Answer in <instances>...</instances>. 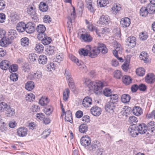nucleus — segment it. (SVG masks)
<instances>
[{"label":"nucleus","instance_id":"c756f323","mask_svg":"<svg viewBox=\"0 0 155 155\" xmlns=\"http://www.w3.org/2000/svg\"><path fill=\"white\" fill-rule=\"evenodd\" d=\"M140 58L144 61L145 63H147L149 61L147 54L146 52H142L140 55Z\"/></svg>","mask_w":155,"mask_h":155},{"label":"nucleus","instance_id":"e433bc0d","mask_svg":"<svg viewBox=\"0 0 155 155\" xmlns=\"http://www.w3.org/2000/svg\"><path fill=\"white\" fill-rule=\"evenodd\" d=\"M130 97L129 95L127 94L123 95L121 97V100L124 103H127L129 102Z\"/></svg>","mask_w":155,"mask_h":155},{"label":"nucleus","instance_id":"f704fd0d","mask_svg":"<svg viewBox=\"0 0 155 155\" xmlns=\"http://www.w3.org/2000/svg\"><path fill=\"white\" fill-rule=\"evenodd\" d=\"M48 8V5L44 2H41L39 5V8L40 10L43 12L46 11Z\"/></svg>","mask_w":155,"mask_h":155},{"label":"nucleus","instance_id":"4be33fe9","mask_svg":"<svg viewBox=\"0 0 155 155\" xmlns=\"http://www.w3.org/2000/svg\"><path fill=\"white\" fill-rule=\"evenodd\" d=\"M80 39L84 40V41L90 42L92 40V37L88 34H81Z\"/></svg>","mask_w":155,"mask_h":155},{"label":"nucleus","instance_id":"9d476101","mask_svg":"<svg viewBox=\"0 0 155 155\" xmlns=\"http://www.w3.org/2000/svg\"><path fill=\"white\" fill-rule=\"evenodd\" d=\"M11 39L7 37H3L0 41V45L2 47H6L12 43Z\"/></svg>","mask_w":155,"mask_h":155},{"label":"nucleus","instance_id":"09e8293b","mask_svg":"<svg viewBox=\"0 0 155 155\" xmlns=\"http://www.w3.org/2000/svg\"><path fill=\"white\" fill-rule=\"evenodd\" d=\"M110 97V102H113L114 103L117 101L118 99V96L117 94H112Z\"/></svg>","mask_w":155,"mask_h":155},{"label":"nucleus","instance_id":"a211bd4d","mask_svg":"<svg viewBox=\"0 0 155 155\" xmlns=\"http://www.w3.org/2000/svg\"><path fill=\"white\" fill-rule=\"evenodd\" d=\"M137 127L138 128H139V127H140V129L138 130L139 133L143 134L146 132L147 134V130L146 127V124H140L137 125Z\"/></svg>","mask_w":155,"mask_h":155},{"label":"nucleus","instance_id":"473e14b6","mask_svg":"<svg viewBox=\"0 0 155 155\" xmlns=\"http://www.w3.org/2000/svg\"><path fill=\"white\" fill-rule=\"evenodd\" d=\"M8 37L11 41L13 39L14 37L16 38L17 35L16 31L14 30L11 29L9 31L8 33Z\"/></svg>","mask_w":155,"mask_h":155},{"label":"nucleus","instance_id":"6e6d98bb","mask_svg":"<svg viewBox=\"0 0 155 155\" xmlns=\"http://www.w3.org/2000/svg\"><path fill=\"white\" fill-rule=\"evenodd\" d=\"M18 69V66L16 64L11 65L9 67V71L11 72L16 71Z\"/></svg>","mask_w":155,"mask_h":155},{"label":"nucleus","instance_id":"0eeeda50","mask_svg":"<svg viewBox=\"0 0 155 155\" xmlns=\"http://www.w3.org/2000/svg\"><path fill=\"white\" fill-rule=\"evenodd\" d=\"M127 45L130 48L134 47L136 44V38L133 36L128 37L126 41Z\"/></svg>","mask_w":155,"mask_h":155},{"label":"nucleus","instance_id":"6e6552de","mask_svg":"<svg viewBox=\"0 0 155 155\" xmlns=\"http://www.w3.org/2000/svg\"><path fill=\"white\" fill-rule=\"evenodd\" d=\"M110 18L108 15H102L101 16L98 21L99 23L101 25L108 24L110 21Z\"/></svg>","mask_w":155,"mask_h":155},{"label":"nucleus","instance_id":"cd10ccee","mask_svg":"<svg viewBox=\"0 0 155 155\" xmlns=\"http://www.w3.org/2000/svg\"><path fill=\"white\" fill-rule=\"evenodd\" d=\"M121 9L120 5L119 4H114L112 8L113 13L114 14H116Z\"/></svg>","mask_w":155,"mask_h":155},{"label":"nucleus","instance_id":"0e129e2a","mask_svg":"<svg viewBox=\"0 0 155 155\" xmlns=\"http://www.w3.org/2000/svg\"><path fill=\"white\" fill-rule=\"evenodd\" d=\"M53 110V108L51 107H50L48 108H45L44 110V112L46 115H50L51 114Z\"/></svg>","mask_w":155,"mask_h":155},{"label":"nucleus","instance_id":"69168bd1","mask_svg":"<svg viewBox=\"0 0 155 155\" xmlns=\"http://www.w3.org/2000/svg\"><path fill=\"white\" fill-rule=\"evenodd\" d=\"M122 76L121 71L118 70L116 71L114 73V77L117 79H120Z\"/></svg>","mask_w":155,"mask_h":155},{"label":"nucleus","instance_id":"5fc2aeb1","mask_svg":"<svg viewBox=\"0 0 155 155\" xmlns=\"http://www.w3.org/2000/svg\"><path fill=\"white\" fill-rule=\"evenodd\" d=\"M35 96L32 93H30L27 95V96L25 97V99L26 100L31 101H33L35 99Z\"/></svg>","mask_w":155,"mask_h":155},{"label":"nucleus","instance_id":"7c9ffc66","mask_svg":"<svg viewBox=\"0 0 155 155\" xmlns=\"http://www.w3.org/2000/svg\"><path fill=\"white\" fill-rule=\"evenodd\" d=\"M54 47L53 46H47L45 50L47 54L48 55L53 54L54 52Z\"/></svg>","mask_w":155,"mask_h":155},{"label":"nucleus","instance_id":"aec40b11","mask_svg":"<svg viewBox=\"0 0 155 155\" xmlns=\"http://www.w3.org/2000/svg\"><path fill=\"white\" fill-rule=\"evenodd\" d=\"M10 62L7 60H4L0 63V67L2 70H6L9 67Z\"/></svg>","mask_w":155,"mask_h":155},{"label":"nucleus","instance_id":"393cba45","mask_svg":"<svg viewBox=\"0 0 155 155\" xmlns=\"http://www.w3.org/2000/svg\"><path fill=\"white\" fill-rule=\"evenodd\" d=\"M48 59L47 56L44 55H41L39 56L38 58V63L43 65L47 62Z\"/></svg>","mask_w":155,"mask_h":155},{"label":"nucleus","instance_id":"de8ad7c7","mask_svg":"<svg viewBox=\"0 0 155 155\" xmlns=\"http://www.w3.org/2000/svg\"><path fill=\"white\" fill-rule=\"evenodd\" d=\"M139 38L141 40L144 41L148 38V35L146 32H142L139 35Z\"/></svg>","mask_w":155,"mask_h":155},{"label":"nucleus","instance_id":"dca6fc26","mask_svg":"<svg viewBox=\"0 0 155 155\" xmlns=\"http://www.w3.org/2000/svg\"><path fill=\"white\" fill-rule=\"evenodd\" d=\"M120 24L122 27L124 28L127 27L130 24V19L127 17L123 18L120 21Z\"/></svg>","mask_w":155,"mask_h":155},{"label":"nucleus","instance_id":"6ab92c4d","mask_svg":"<svg viewBox=\"0 0 155 155\" xmlns=\"http://www.w3.org/2000/svg\"><path fill=\"white\" fill-rule=\"evenodd\" d=\"M92 104V100L91 98L85 97L83 100L82 104L85 107H90Z\"/></svg>","mask_w":155,"mask_h":155},{"label":"nucleus","instance_id":"052dcab7","mask_svg":"<svg viewBox=\"0 0 155 155\" xmlns=\"http://www.w3.org/2000/svg\"><path fill=\"white\" fill-rule=\"evenodd\" d=\"M103 94L106 96H110L112 94L111 90L108 88H105L103 91Z\"/></svg>","mask_w":155,"mask_h":155},{"label":"nucleus","instance_id":"a878e982","mask_svg":"<svg viewBox=\"0 0 155 155\" xmlns=\"http://www.w3.org/2000/svg\"><path fill=\"white\" fill-rule=\"evenodd\" d=\"M99 54V51L97 48H92L89 53V56L91 58H94L96 57Z\"/></svg>","mask_w":155,"mask_h":155},{"label":"nucleus","instance_id":"2f4dec72","mask_svg":"<svg viewBox=\"0 0 155 155\" xmlns=\"http://www.w3.org/2000/svg\"><path fill=\"white\" fill-rule=\"evenodd\" d=\"M149 13L153 14L155 12V5L151 3L148 4L146 7Z\"/></svg>","mask_w":155,"mask_h":155},{"label":"nucleus","instance_id":"c03bdc74","mask_svg":"<svg viewBox=\"0 0 155 155\" xmlns=\"http://www.w3.org/2000/svg\"><path fill=\"white\" fill-rule=\"evenodd\" d=\"M87 28L89 29V30L91 31H95L96 32L97 35H98V36L99 37H101V35H100L99 32L98 31V30L97 28L96 27L92 25H88L87 26Z\"/></svg>","mask_w":155,"mask_h":155},{"label":"nucleus","instance_id":"1a4fd4ad","mask_svg":"<svg viewBox=\"0 0 155 155\" xmlns=\"http://www.w3.org/2000/svg\"><path fill=\"white\" fill-rule=\"evenodd\" d=\"M35 29V26L31 22H28L26 24L25 31L28 33H32Z\"/></svg>","mask_w":155,"mask_h":155},{"label":"nucleus","instance_id":"f03ea898","mask_svg":"<svg viewBox=\"0 0 155 155\" xmlns=\"http://www.w3.org/2000/svg\"><path fill=\"white\" fill-rule=\"evenodd\" d=\"M35 10L36 8L34 5H29L27 8V13L34 21H37L38 20Z\"/></svg>","mask_w":155,"mask_h":155},{"label":"nucleus","instance_id":"338daca9","mask_svg":"<svg viewBox=\"0 0 155 155\" xmlns=\"http://www.w3.org/2000/svg\"><path fill=\"white\" fill-rule=\"evenodd\" d=\"M79 52L80 54L83 55L84 56H87L89 53L87 51H86L84 48L81 49Z\"/></svg>","mask_w":155,"mask_h":155},{"label":"nucleus","instance_id":"bb28decb","mask_svg":"<svg viewBox=\"0 0 155 155\" xmlns=\"http://www.w3.org/2000/svg\"><path fill=\"white\" fill-rule=\"evenodd\" d=\"M5 111L6 114L8 117H11L14 116L15 114V110L11 108L9 106L7 107Z\"/></svg>","mask_w":155,"mask_h":155},{"label":"nucleus","instance_id":"f8f14e48","mask_svg":"<svg viewBox=\"0 0 155 155\" xmlns=\"http://www.w3.org/2000/svg\"><path fill=\"white\" fill-rule=\"evenodd\" d=\"M97 49L99 51V53L101 52L102 53L105 54L107 53L108 50L106 45L102 43H99L98 44Z\"/></svg>","mask_w":155,"mask_h":155},{"label":"nucleus","instance_id":"13d9d810","mask_svg":"<svg viewBox=\"0 0 155 155\" xmlns=\"http://www.w3.org/2000/svg\"><path fill=\"white\" fill-rule=\"evenodd\" d=\"M38 58L37 55L35 54H31L29 55V58L31 62L34 61Z\"/></svg>","mask_w":155,"mask_h":155},{"label":"nucleus","instance_id":"a18cd8bd","mask_svg":"<svg viewBox=\"0 0 155 155\" xmlns=\"http://www.w3.org/2000/svg\"><path fill=\"white\" fill-rule=\"evenodd\" d=\"M145 70L142 68H139L137 69L136 70V74L140 76H142L145 74Z\"/></svg>","mask_w":155,"mask_h":155},{"label":"nucleus","instance_id":"412c9836","mask_svg":"<svg viewBox=\"0 0 155 155\" xmlns=\"http://www.w3.org/2000/svg\"><path fill=\"white\" fill-rule=\"evenodd\" d=\"M17 134L19 136L24 137L27 134V129L24 127H20L17 130Z\"/></svg>","mask_w":155,"mask_h":155},{"label":"nucleus","instance_id":"8fccbe9b","mask_svg":"<svg viewBox=\"0 0 155 155\" xmlns=\"http://www.w3.org/2000/svg\"><path fill=\"white\" fill-rule=\"evenodd\" d=\"M51 132V130L50 129H47L45 130L42 134V137L44 139L46 138L49 135Z\"/></svg>","mask_w":155,"mask_h":155},{"label":"nucleus","instance_id":"4468645a","mask_svg":"<svg viewBox=\"0 0 155 155\" xmlns=\"http://www.w3.org/2000/svg\"><path fill=\"white\" fill-rule=\"evenodd\" d=\"M116 44L114 46L115 49L113 51V53L115 57H117V54H122V48L120 45L118 43L116 42Z\"/></svg>","mask_w":155,"mask_h":155},{"label":"nucleus","instance_id":"f3484780","mask_svg":"<svg viewBox=\"0 0 155 155\" xmlns=\"http://www.w3.org/2000/svg\"><path fill=\"white\" fill-rule=\"evenodd\" d=\"M26 24L23 22H21L18 23L16 26V29L18 31L23 32L25 30Z\"/></svg>","mask_w":155,"mask_h":155},{"label":"nucleus","instance_id":"603ef678","mask_svg":"<svg viewBox=\"0 0 155 155\" xmlns=\"http://www.w3.org/2000/svg\"><path fill=\"white\" fill-rule=\"evenodd\" d=\"M33 78L39 79L42 77V73L41 71H37L33 74Z\"/></svg>","mask_w":155,"mask_h":155},{"label":"nucleus","instance_id":"b1692460","mask_svg":"<svg viewBox=\"0 0 155 155\" xmlns=\"http://www.w3.org/2000/svg\"><path fill=\"white\" fill-rule=\"evenodd\" d=\"M87 2L86 7L91 12H94L95 10L92 4L91 0H86Z\"/></svg>","mask_w":155,"mask_h":155},{"label":"nucleus","instance_id":"39448f33","mask_svg":"<svg viewBox=\"0 0 155 155\" xmlns=\"http://www.w3.org/2000/svg\"><path fill=\"white\" fill-rule=\"evenodd\" d=\"M116 107L115 104L113 102H108L105 105V109L106 111L113 113Z\"/></svg>","mask_w":155,"mask_h":155},{"label":"nucleus","instance_id":"7ed1b4c3","mask_svg":"<svg viewBox=\"0 0 155 155\" xmlns=\"http://www.w3.org/2000/svg\"><path fill=\"white\" fill-rule=\"evenodd\" d=\"M37 31L38 33L37 38L39 40L45 36V32L46 30V28L43 25H39L36 28Z\"/></svg>","mask_w":155,"mask_h":155},{"label":"nucleus","instance_id":"423d86ee","mask_svg":"<svg viewBox=\"0 0 155 155\" xmlns=\"http://www.w3.org/2000/svg\"><path fill=\"white\" fill-rule=\"evenodd\" d=\"M147 130V134H152L155 132V122L153 121H151L146 125Z\"/></svg>","mask_w":155,"mask_h":155},{"label":"nucleus","instance_id":"774afa93","mask_svg":"<svg viewBox=\"0 0 155 155\" xmlns=\"http://www.w3.org/2000/svg\"><path fill=\"white\" fill-rule=\"evenodd\" d=\"M51 21V18L48 15H45L44 18V21L46 23H49Z\"/></svg>","mask_w":155,"mask_h":155},{"label":"nucleus","instance_id":"20e7f679","mask_svg":"<svg viewBox=\"0 0 155 155\" xmlns=\"http://www.w3.org/2000/svg\"><path fill=\"white\" fill-rule=\"evenodd\" d=\"M140 128H138L137 125L133 124L129 127L128 131L132 136L135 137L139 133L138 130L140 129Z\"/></svg>","mask_w":155,"mask_h":155},{"label":"nucleus","instance_id":"72a5a7b5","mask_svg":"<svg viewBox=\"0 0 155 155\" xmlns=\"http://www.w3.org/2000/svg\"><path fill=\"white\" fill-rule=\"evenodd\" d=\"M34 83L32 81L28 82L25 86V89L29 91H31L34 88Z\"/></svg>","mask_w":155,"mask_h":155},{"label":"nucleus","instance_id":"f257e3e1","mask_svg":"<svg viewBox=\"0 0 155 155\" xmlns=\"http://www.w3.org/2000/svg\"><path fill=\"white\" fill-rule=\"evenodd\" d=\"M88 84L87 87L89 90H94L95 92L98 94L100 93L101 90L104 86L103 84L101 81H97L96 82H90Z\"/></svg>","mask_w":155,"mask_h":155},{"label":"nucleus","instance_id":"5701e85b","mask_svg":"<svg viewBox=\"0 0 155 155\" xmlns=\"http://www.w3.org/2000/svg\"><path fill=\"white\" fill-rule=\"evenodd\" d=\"M133 114L137 116L140 115L142 113V110L141 108L139 106H135L132 110Z\"/></svg>","mask_w":155,"mask_h":155},{"label":"nucleus","instance_id":"680f3d73","mask_svg":"<svg viewBox=\"0 0 155 155\" xmlns=\"http://www.w3.org/2000/svg\"><path fill=\"white\" fill-rule=\"evenodd\" d=\"M11 80L13 81H16L18 79V74L16 73H12L10 77Z\"/></svg>","mask_w":155,"mask_h":155},{"label":"nucleus","instance_id":"79ce46f5","mask_svg":"<svg viewBox=\"0 0 155 155\" xmlns=\"http://www.w3.org/2000/svg\"><path fill=\"white\" fill-rule=\"evenodd\" d=\"M35 49L37 52H42L44 50V47L43 45L40 43L36 44L35 48Z\"/></svg>","mask_w":155,"mask_h":155},{"label":"nucleus","instance_id":"ddd939ff","mask_svg":"<svg viewBox=\"0 0 155 155\" xmlns=\"http://www.w3.org/2000/svg\"><path fill=\"white\" fill-rule=\"evenodd\" d=\"M146 82L149 84H152L155 81V76L152 73H149L145 77Z\"/></svg>","mask_w":155,"mask_h":155},{"label":"nucleus","instance_id":"37998d69","mask_svg":"<svg viewBox=\"0 0 155 155\" xmlns=\"http://www.w3.org/2000/svg\"><path fill=\"white\" fill-rule=\"evenodd\" d=\"M43 36L44 38L41 40V42L43 44L46 45L51 43V40L50 37L45 36Z\"/></svg>","mask_w":155,"mask_h":155},{"label":"nucleus","instance_id":"a19ab883","mask_svg":"<svg viewBox=\"0 0 155 155\" xmlns=\"http://www.w3.org/2000/svg\"><path fill=\"white\" fill-rule=\"evenodd\" d=\"M70 91L68 88H66L63 92V99L65 101H67L69 96Z\"/></svg>","mask_w":155,"mask_h":155},{"label":"nucleus","instance_id":"e2e57ef3","mask_svg":"<svg viewBox=\"0 0 155 155\" xmlns=\"http://www.w3.org/2000/svg\"><path fill=\"white\" fill-rule=\"evenodd\" d=\"M65 120V121L69 122L70 123H71L72 122L71 114L70 113V114H66Z\"/></svg>","mask_w":155,"mask_h":155},{"label":"nucleus","instance_id":"bf43d9fd","mask_svg":"<svg viewBox=\"0 0 155 155\" xmlns=\"http://www.w3.org/2000/svg\"><path fill=\"white\" fill-rule=\"evenodd\" d=\"M77 7L79 9V11H82L84 8L83 2L79 0L77 4Z\"/></svg>","mask_w":155,"mask_h":155},{"label":"nucleus","instance_id":"49530a36","mask_svg":"<svg viewBox=\"0 0 155 155\" xmlns=\"http://www.w3.org/2000/svg\"><path fill=\"white\" fill-rule=\"evenodd\" d=\"M21 45L23 46H26L29 44V39L26 37H24L21 39Z\"/></svg>","mask_w":155,"mask_h":155},{"label":"nucleus","instance_id":"9b49d317","mask_svg":"<svg viewBox=\"0 0 155 155\" xmlns=\"http://www.w3.org/2000/svg\"><path fill=\"white\" fill-rule=\"evenodd\" d=\"M90 110L91 114L95 116H99L101 112V108L97 106L93 107Z\"/></svg>","mask_w":155,"mask_h":155},{"label":"nucleus","instance_id":"ea45409f","mask_svg":"<svg viewBox=\"0 0 155 155\" xmlns=\"http://www.w3.org/2000/svg\"><path fill=\"white\" fill-rule=\"evenodd\" d=\"M123 82L126 85H129L131 82V79L129 76L125 75L123 78Z\"/></svg>","mask_w":155,"mask_h":155},{"label":"nucleus","instance_id":"c9c22d12","mask_svg":"<svg viewBox=\"0 0 155 155\" xmlns=\"http://www.w3.org/2000/svg\"><path fill=\"white\" fill-rule=\"evenodd\" d=\"M109 3L108 0H97V3L98 6L102 7L106 6Z\"/></svg>","mask_w":155,"mask_h":155},{"label":"nucleus","instance_id":"58836bf2","mask_svg":"<svg viewBox=\"0 0 155 155\" xmlns=\"http://www.w3.org/2000/svg\"><path fill=\"white\" fill-rule=\"evenodd\" d=\"M148 13L149 12L146 7H142L140 10V14L142 16L146 17Z\"/></svg>","mask_w":155,"mask_h":155},{"label":"nucleus","instance_id":"c85d7f7f","mask_svg":"<svg viewBox=\"0 0 155 155\" xmlns=\"http://www.w3.org/2000/svg\"><path fill=\"white\" fill-rule=\"evenodd\" d=\"M49 100L48 98L44 96L42 97L39 100V104L42 106L47 105L49 102Z\"/></svg>","mask_w":155,"mask_h":155},{"label":"nucleus","instance_id":"4c0bfd02","mask_svg":"<svg viewBox=\"0 0 155 155\" xmlns=\"http://www.w3.org/2000/svg\"><path fill=\"white\" fill-rule=\"evenodd\" d=\"M88 129V127L85 124H82L79 127V130L82 133H85L87 131Z\"/></svg>","mask_w":155,"mask_h":155},{"label":"nucleus","instance_id":"864d4df0","mask_svg":"<svg viewBox=\"0 0 155 155\" xmlns=\"http://www.w3.org/2000/svg\"><path fill=\"white\" fill-rule=\"evenodd\" d=\"M21 68L22 71L28 73L30 71V66L27 64H25Z\"/></svg>","mask_w":155,"mask_h":155},{"label":"nucleus","instance_id":"3c124183","mask_svg":"<svg viewBox=\"0 0 155 155\" xmlns=\"http://www.w3.org/2000/svg\"><path fill=\"white\" fill-rule=\"evenodd\" d=\"M7 104L4 102H2L0 103V111L1 112L6 110L7 107H8Z\"/></svg>","mask_w":155,"mask_h":155},{"label":"nucleus","instance_id":"4d7b16f0","mask_svg":"<svg viewBox=\"0 0 155 155\" xmlns=\"http://www.w3.org/2000/svg\"><path fill=\"white\" fill-rule=\"evenodd\" d=\"M128 121L130 123L132 124L137 122L138 121V120L136 117L132 116L129 117Z\"/></svg>","mask_w":155,"mask_h":155},{"label":"nucleus","instance_id":"2eb2a0df","mask_svg":"<svg viewBox=\"0 0 155 155\" xmlns=\"http://www.w3.org/2000/svg\"><path fill=\"white\" fill-rule=\"evenodd\" d=\"M90 138L88 136L83 137L81 139V143L84 146H88L91 143Z\"/></svg>","mask_w":155,"mask_h":155}]
</instances>
